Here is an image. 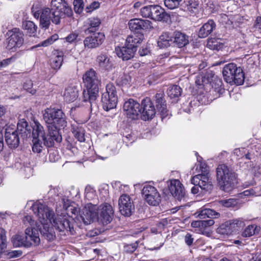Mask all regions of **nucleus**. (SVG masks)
<instances>
[{"instance_id":"nucleus-43","label":"nucleus","mask_w":261,"mask_h":261,"mask_svg":"<svg viewBox=\"0 0 261 261\" xmlns=\"http://www.w3.org/2000/svg\"><path fill=\"white\" fill-rule=\"evenodd\" d=\"M72 133L76 139L80 142H83L85 140V130L82 127H73Z\"/></svg>"},{"instance_id":"nucleus-46","label":"nucleus","mask_w":261,"mask_h":261,"mask_svg":"<svg viewBox=\"0 0 261 261\" xmlns=\"http://www.w3.org/2000/svg\"><path fill=\"white\" fill-rule=\"evenodd\" d=\"M182 0H164L165 6L169 9H174L178 7Z\"/></svg>"},{"instance_id":"nucleus-60","label":"nucleus","mask_w":261,"mask_h":261,"mask_svg":"<svg viewBox=\"0 0 261 261\" xmlns=\"http://www.w3.org/2000/svg\"><path fill=\"white\" fill-rule=\"evenodd\" d=\"M139 53L141 56H144L149 53V50L146 46H143L139 49Z\"/></svg>"},{"instance_id":"nucleus-47","label":"nucleus","mask_w":261,"mask_h":261,"mask_svg":"<svg viewBox=\"0 0 261 261\" xmlns=\"http://www.w3.org/2000/svg\"><path fill=\"white\" fill-rule=\"evenodd\" d=\"M219 203L222 205L226 207H234L237 205L238 203L237 200L233 198L221 200L219 201Z\"/></svg>"},{"instance_id":"nucleus-21","label":"nucleus","mask_w":261,"mask_h":261,"mask_svg":"<svg viewBox=\"0 0 261 261\" xmlns=\"http://www.w3.org/2000/svg\"><path fill=\"white\" fill-rule=\"evenodd\" d=\"M104 39L105 35L103 33H94L85 39L84 40L85 47L88 49L96 48L102 44Z\"/></svg>"},{"instance_id":"nucleus-42","label":"nucleus","mask_w":261,"mask_h":261,"mask_svg":"<svg viewBox=\"0 0 261 261\" xmlns=\"http://www.w3.org/2000/svg\"><path fill=\"white\" fill-rule=\"evenodd\" d=\"M6 231L0 227V256L5 252L7 247Z\"/></svg>"},{"instance_id":"nucleus-12","label":"nucleus","mask_w":261,"mask_h":261,"mask_svg":"<svg viewBox=\"0 0 261 261\" xmlns=\"http://www.w3.org/2000/svg\"><path fill=\"white\" fill-rule=\"evenodd\" d=\"M246 221V220L243 218L228 220L218 228L217 232L220 234L229 235L243 227Z\"/></svg>"},{"instance_id":"nucleus-4","label":"nucleus","mask_w":261,"mask_h":261,"mask_svg":"<svg viewBox=\"0 0 261 261\" xmlns=\"http://www.w3.org/2000/svg\"><path fill=\"white\" fill-rule=\"evenodd\" d=\"M83 79L84 86L87 88L83 92V100L89 102L92 110L93 107H96V100L98 96L100 80L95 71L92 69L86 72Z\"/></svg>"},{"instance_id":"nucleus-40","label":"nucleus","mask_w":261,"mask_h":261,"mask_svg":"<svg viewBox=\"0 0 261 261\" xmlns=\"http://www.w3.org/2000/svg\"><path fill=\"white\" fill-rule=\"evenodd\" d=\"M181 89L177 85H171L167 89V93L171 98L178 97L181 95Z\"/></svg>"},{"instance_id":"nucleus-7","label":"nucleus","mask_w":261,"mask_h":261,"mask_svg":"<svg viewBox=\"0 0 261 261\" xmlns=\"http://www.w3.org/2000/svg\"><path fill=\"white\" fill-rule=\"evenodd\" d=\"M43 119L49 125L48 129L53 130L60 127H64L66 125L65 115L62 110L55 108L46 109L43 114Z\"/></svg>"},{"instance_id":"nucleus-59","label":"nucleus","mask_w":261,"mask_h":261,"mask_svg":"<svg viewBox=\"0 0 261 261\" xmlns=\"http://www.w3.org/2000/svg\"><path fill=\"white\" fill-rule=\"evenodd\" d=\"M78 36V34L76 33H72L68 35L66 38L65 39L67 42L69 43H72L74 42L77 38Z\"/></svg>"},{"instance_id":"nucleus-16","label":"nucleus","mask_w":261,"mask_h":261,"mask_svg":"<svg viewBox=\"0 0 261 261\" xmlns=\"http://www.w3.org/2000/svg\"><path fill=\"white\" fill-rule=\"evenodd\" d=\"M123 110L126 112L127 117L132 119H137L141 112L140 104L133 99H129L125 102Z\"/></svg>"},{"instance_id":"nucleus-37","label":"nucleus","mask_w":261,"mask_h":261,"mask_svg":"<svg viewBox=\"0 0 261 261\" xmlns=\"http://www.w3.org/2000/svg\"><path fill=\"white\" fill-rule=\"evenodd\" d=\"M101 23L100 19L98 17H91L87 20L89 28L86 30L88 32H93L97 31Z\"/></svg>"},{"instance_id":"nucleus-25","label":"nucleus","mask_w":261,"mask_h":261,"mask_svg":"<svg viewBox=\"0 0 261 261\" xmlns=\"http://www.w3.org/2000/svg\"><path fill=\"white\" fill-rule=\"evenodd\" d=\"M155 101L156 108L160 113L162 118L166 117L168 115V110L166 101L164 99V93L163 91L157 93L155 96Z\"/></svg>"},{"instance_id":"nucleus-52","label":"nucleus","mask_w":261,"mask_h":261,"mask_svg":"<svg viewBox=\"0 0 261 261\" xmlns=\"http://www.w3.org/2000/svg\"><path fill=\"white\" fill-rule=\"evenodd\" d=\"M187 10L190 12H194L198 6L197 3L194 0H188L186 2Z\"/></svg>"},{"instance_id":"nucleus-3","label":"nucleus","mask_w":261,"mask_h":261,"mask_svg":"<svg viewBox=\"0 0 261 261\" xmlns=\"http://www.w3.org/2000/svg\"><path fill=\"white\" fill-rule=\"evenodd\" d=\"M25 224H29L31 226L34 224V221L31 216L27 215L23 219ZM12 244L14 247H29L34 245L39 244L40 240L39 237L38 230L35 227H28L25 230V236L16 234L12 237Z\"/></svg>"},{"instance_id":"nucleus-2","label":"nucleus","mask_w":261,"mask_h":261,"mask_svg":"<svg viewBox=\"0 0 261 261\" xmlns=\"http://www.w3.org/2000/svg\"><path fill=\"white\" fill-rule=\"evenodd\" d=\"M31 207L40 223L38 224L36 222L37 229H39L41 234L47 240H53L55 234L53 228L50 227V223H52L53 211L46 205L40 202L34 203Z\"/></svg>"},{"instance_id":"nucleus-39","label":"nucleus","mask_w":261,"mask_h":261,"mask_svg":"<svg viewBox=\"0 0 261 261\" xmlns=\"http://www.w3.org/2000/svg\"><path fill=\"white\" fill-rule=\"evenodd\" d=\"M22 27L30 36H34L37 32V26L32 21H25Z\"/></svg>"},{"instance_id":"nucleus-15","label":"nucleus","mask_w":261,"mask_h":261,"mask_svg":"<svg viewBox=\"0 0 261 261\" xmlns=\"http://www.w3.org/2000/svg\"><path fill=\"white\" fill-rule=\"evenodd\" d=\"M119 211L122 215L130 216L135 210L132 199L127 194H123L119 198Z\"/></svg>"},{"instance_id":"nucleus-50","label":"nucleus","mask_w":261,"mask_h":261,"mask_svg":"<svg viewBox=\"0 0 261 261\" xmlns=\"http://www.w3.org/2000/svg\"><path fill=\"white\" fill-rule=\"evenodd\" d=\"M73 5L74 11L76 13L80 14L84 9V2L83 0H74Z\"/></svg>"},{"instance_id":"nucleus-23","label":"nucleus","mask_w":261,"mask_h":261,"mask_svg":"<svg viewBox=\"0 0 261 261\" xmlns=\"http://www.w3.org/2000/svg\"><path fill=\"white\" fill-rule=\"evenodd\" d=\"M5 140L10 148H15L19 144V138L18 133L14 128L8 127L6 128Z\"/></svg>"},{"instance_id":"nucleus-58","label":"nucleus","mask_w":261,"mask_h":261,"mask_svg":"<svg viewBox=\"0 0 261 261\" xmlns=\"http://www.w3.org/2000/svg\"><path fill=\"white\" fill-rule=\"evenodd\" d=\"M245 148H236L233 151V154L238 156L239 158H242L244 156V154L245 153Z\"/></svg>"},{"instance_id":"nucleus-44","label":"nucleus","mask_w":261,"mask_h":261,"mask_svg":"<svg viewBox=\"0 0 261 261\" xmlns=\"http://www.w3.org/2000/svg\"><path fill=\"white\" fill-rule=\"evenodd\" d=\"M32 141L33 143V145L32 146V150L33 152L40 153L43 149V147L42 144L44 145V141H42L40 139H33Z\"/></svg>"},{"instance_id":"nucleus-64","label":"nucleus","mask_w":261,"mask_h":261,"mask_svg":"<svg viewBox=\"0 0 261 261\" xmlns=\"http://www.w3.org/2000/svg\"><path fill=\"white\" fill-rule=\"evenodd\" d=\"M250 261H261V254H256L252 256Z\"/></svg>"},{"instance_id":"nucleus-27","label":"nucleus","mask_w":261,"mask_h":261,"mask_svg":"<svg viewBox=\"0 0 261 261\" xmlns=\"http://www.w3.org/2000/svg\"><path fill=\"white\" fill-rule=\"evenodd\" d=\"M64 54L59 50H55L53 52L49 59V64L51 67L55 69H59L63 63Z\"/></svg>"},{"instance_id":"nucleus-30","label":"nucleus","mask_w":261,"mask_h":261,"mask_svg":"<svg viewBox=\"0 0 261 261\" xmlns=\"http://www.w3.org/2000/svg\"><path fill=\"white\" fill-rule=\"evenodd\" d=\"M173 44V36L169 32H164L160 36L158 45L160 48H167Z\"/></svg>"},{"instance_id":"nucleus-61","label":"nucleus","mask_w":261,"mask_h":261,"mask_svg":"<svg viewBox=\"0 0 261 261\" xmlns=\"http://www.w3.org/2000/svg\"><path fill=\"white\" fill-rule=\"evenodd\" d=\"M201 159V158H197V161L199 163V167L200 168V170L202 173H207L206 172V165L204 163H202L200 162V160Z\"/></svg>"},{"instance_id":"nucleus-13","label":"nucleus","mask_w":261,"mask_h":261,"mask_svg":"<svg viewBox=\"0 0 261 261\" xmlns=\"http://www.w3.org/2000/svg\"><path fill=\"white\" fill-rule=\"evenodd\" d=\"M32 11L34 17L39 18L40 26L45 30L49 28L51 21L52 22V10L51 8L44 7L39 10H36L33 6Z\"/></svg>"},{"instance_id":"nucleus-51","label":"nucleus","mask_w":261,"mask_h":261,"mask_svg":"<svg viewBox=\"0 0 261 261\" xmlns=\"http://www.w3.org/2000/svg\"><path fill=\"white\" fill-rule=\"evenodd\" d=\"M152 5L145 6L140 10L141 16L145 18H150Z\"/></svg>"},{"instance_id":"nucleus-49","label":"nucleus","mask_w":261,"mask_h":261,"mask_svg":"<svg viewBox=\"0 0 261 261\" xmlns=\"http://www.w3.org/2000/svg\"><path fill=\"white\" fill-rule=\"evenodd\" d=\"M57 39L58 36L57 35H53L52 36L48 38L47 39L39 43L38 45V46H48L52 44Z\"/></svg>"},{"instance_id":"nucleus-45","label":"nucleus","mask_w":261,"mask_h":261,"mask_svg":"<svg viewBox=\"0 0 261 261\" xmlns=\"http://www.w3.org/2000/svg\"><path fill=\"white\" fill-rule=\"evenodd\" d=\"M85 194V198L88 200H92L96 197L95 191L90 186H86Z\"/></svg>"},{"instance_id":"nucleus-31","label":"nucleus","mask_w":261,"mask_h":261,"mask_svg":"<svg viewBox=\"0 0 261 261\" xmlns=\"http://www.w3.org/2000/svg\"><path fill=\"white\" fill-rule=\"evenodd\" d=\"M97 62L99 66L102 69L110 71L114 67V65L110 58L106 54H100L97 57Z\"/></svg>"},{"instance_id":"nucleus-35","label":"nucleus","mask_w":261,"mask_h":261,"mask_svg":"<svg viewBox=\"0 0 261 261\" xmlns=\"http://www.w3.org/2000/svg\"><path fill=\"white\" fill-rule=\"evenodd\" d=\"M220 214L214 211L213 210L210 208H205L200 211L198 212V217L200 219H205L206 218H216L219 216Z\"/></svg>"},{"instance_id":"nucleus-38","label":"nucleus","mask_w":261,"mask_h":261,"mask_svg":"<svg viewBox=\"0 0 261 261\" xmlns=\"http://www.w3.org/2000/svg\"><path fill=\"white\" fill-rule=\"evenodd\" d=\"M260 229V227L257 226L255 224L249 225L243 231L242 236L243 237H250L258 233Z\"/></svg>"},{"instance_id":"nucleus-11","label":"nucleus","mask_w":261,"mask_h":261,"mask_svg":"<svg viewBox=\"0 0 261 261\" xmlns=\"http://www.w3.org/2000/svg\"><path fill=\"white\" fill-rule=\"evenodd\" d=\"M118 101L116 89L112 84H108L106 86V92L101 96V102L103 109L107 111L116 108Z\"/></svg>"},{"instance_id":"nucleus-8","label":"nucleus","mask_w":261,"mask_h":261,"mask_svg":"<svg viewBox=\"0 0 261 261\" xmlns=\"http://www.w3.org/2000/svg\"><path fill=\"white\" fill-rule=\"evenodd\" d=\"M50 7L52 10V22L56 25L60 23L61 19L72 15V10L65 0H51Z\"/></svg>"},{"instance_id":"nucleus-54","label":"nucleus","mask_w":261,"mask_h":261,"mask_svg":"<svg viewBox=\"0 0 261 261\" xmlns=\"http://www.w3.org/2000/svg\"><path fill=\"white\" fill-rule=\"evenodd\" d=\"M215 222L212 219L205 220H200V227L201 229H205L206 227L212 226Z\"/></svg>"},{"instance_id":"nucleus-34","label":"nucleus","mask_w":261,"mask_h":261,"mask_svg":"<svg viewBox=\"0 0 261 261\" xmlns=\"http://www.w3.org/2000/svg\"><path fill=\"white\" fill-rule=\"evenodd\" d=\"M144 38L143 34L133 33L128 36L126 39V44L136 49L137 44L140 43Z\"/></svg>"},{"instance_id":"nucleus-63","label":"nucleus","mask_w":261,"mask_h":261,"mask_svg":"<svg viewBox=\"0 0 261 261\" xmlns=\"http://www.w3.org/2000/svg\"><path fill=\"white\" fill-rule=\"evenodd\" d=\"M22 252L20 251H13L9 252L8 255L10 257H16L21 255Z\"/></svg>"},{"instance_id":"nucleus-41","label":"nucleus","mask_w":261,"mask_h":261,"mask_svg":"<svg viewBox=\"0 0 261 261\" xmlns=\"http://www.w3.org/2000/svg\"><path fill=\"white\" fill-rule=\"evenodd\" d=\"M37 87V85L30 79L26 80L23 84V89L32 95L36 93Z\"/></svg>"},{"instance_id":"nucleus-62","label":"nucleus","mask_w":261,"mask_h":261,"mask_svg":"<svg viewBox=\"0 0 261 261\" xmlns=\"http://www.w3.org/2000/svg\"><path fill=\"white\" fill-rule=\"evenodd\" d=\"M99 7V3L98 2H94L92 3L89 6H87L86 9H91L92 10L96 9Z\"/></svg>"},{"instance_id":"nucleus-19","label":"nucleus","mask_w":261,"mask_h":261,"mask_svg":"<svg viewBox=\"0 0 261 261\" xmlns=\"http://www.w3.org/2000/svg\"><path fill=\"white\" fill-rule=\"evenodd\" d=\"M142 111V118L144 120L152 119L155 114L154 107L150 99L148 97L144 98L141 103Z\"/></svg>"},{"instance_id":"nucleus-14","label":"nucleus","mask_w":261,"mask_h":261,"mask_svg":"<svg viewBox=\"0 0 261 261\" xmlns=\"http://www.w3.org/2000/svg\"><path fill=\"white\" fill-rule=\"evenodd\" d=\"M142 193L145 201L149 205L157 206L161 201V197L156 189L152 186L146 185L144 186Z\"/></svg>"},{"instance_id":"nucleus-29","label":"nucleus","mask_w":261,"mask_h":261,"mask_svg":"<svg viewBox=\"0 0 261 261\" xmlns=\"http://www.w3.org/2000/svg\"><path fill=\"white\" fill-rule=\"evenodd\" d=\"M216 28V23L212 20H209L205 23L199 29L198 36L204 38L208 36Z\"/></svg>"},{"instance_id":"nucleus-56","label":"nucleus","mask_w":261,"mask_h":261,"mask_svg":"<svg viewBox=\"0 0 261 261\" xmlns=\"http://www.w3.org/2000/svg\"><path fill=\"white\" fill-rule=\"evenodd\" d=\"M16 59V57H12L10 58H8L5 60H3L2 61L0 62V69L3 68L7 66L8 65L10 64L11 62H13L15 61Z\"/></svg>"},{"instance_id":"nucleus-18","label":"nucleus","mask_w":261,"mask_h":261,"mask_svg":"<svg viewBox=\"0 0 261 261\" xmlns=\"http://www.w3.org/2000/svg\"><path fill=\"white\" fill-rule=\"evenodd\" d=\"M169 190L177 200H185L186 193L182 184L178 179H173L170 181Z\"/></svg>"},{"instance_id":"nucleus-48","label":"nucleus","mask_w":261,"mask_h":261,"mask_svg":"<svg viewBox=\"0 0 261 261\" xmlns=\"http://www.w3.org/2000/svg\"><path fill=\"white\" fill-rule=\"evenodd\" d=\"M260 193L259 188H255L254 189H251L244 191L243 193H241V197L243 196H249L250 195H254L256 196H260L261 195H258Z\"/></svg>"},{"instance_id":"nucleus-36","label":"nucleus","mask_w":261,"mask_h":261,"mask_svg":"<svg viewBox=\"0 0 261 261\" xmlns=\"http://www.w3.org/2000/svg\"><path fill=\"white\" fill-rule=\"evenodd\" d=\"M207 47L212 50H219L223 48V43L220 38H211L207 40Z\"/></svg>"},{"instance_id":"nucleus-17","label":"nucleus","mask_w":261,"mask_h":261,"mask_svg":"<svg viewBox=\"0 0 261 261\" xmlns=\"http://www.w3.org/2000/svg\"><path fill=\"white\" fill-rule=\"evenodd\" d=\"M191 183L198 185L201 190L205 191H211L213 188L211 181L209 180L208 173H203L196 175L191 179Z\"/></svg>"},{"instance_id":"nucleus-10","label":"nucleus","mask_w":261,"mask_h":261,"mask_svg":"<svg viewBox=\"0 0 261 261\" xmlns=\"http://www.w3.org/2000/svg\"><path fill=\"white\" fill-rule=\"evenodd\" d=\"M6 48L8 50L15 51L20 47L24 42L23 32L18 28H13L6 33Z\"/></svg>"},{"instance_id":"nucleus-55","label":"nucleus","mask_w":261,"mask_h":261,"mask_svg":"<svg viewBox=\"0 0 261 261\" xmlns=\"http://www.w3.org/2000/svg\"><path fill=\"white\" fill-rule=\"evenodd\" d=\"M138 242H136L135 243L132 244H127L124 246V251L128 253L133 252L138 247Z\"/></svg>"},{"instance_id":"nucleus-6","label":"nucleus","mask_w":261,"mask_h":261,"mask_svg":"<svg viewBox=\"0 0 261 261\" xmlns=\"http://www.w3.org/2000/svg\"><path fill=\"white\" fill-rule=\"evenodd\" d=\"M32 128L33 139L44 141V145L46 147H51L55 141L60 143L62 140L61 135L57 129L53 130L48 129V133L46 134L43 127L38 121H34Z\"/></svg>"},{"instance_id":"nucleus-24","label":"nucleus","mask_w":261,"mask_h":261,"mask_svg":"<svg viewBox=\"0 0 261 261\" xmlns=\"http://www.w3.org/2000/svg\"><path fill=\"white\" fill-rule=\"evenodd\" d=\"M150 19L155 21L167 22L170 15L159 5H152Z\"/></svg>"},{"instance_id":"nucleus-33","label":"nucleus","mask_w":261,"mask_h":261,"mask_svg":"<svg viewBox=\"0 0 261 261\" xmlns=\"http://www.w3.org/2000/svg\"><path fill=\"white\" fill-rule=\"evenodd\" d=\"M173 36V43L181 48L189 43L188 36L180 32H176Z\"/></svg>"},{"instance_id":"nucleus-32","label":"nucleus","mask_w":261,"mask_h":261,"mask_svg":"<svg viewBox=\"0 0 261 261\" xmlns=\"http://www.w3.org/2000/svg\"><path fill=\"white\" fill-rule=\"evenodd\" d=\"M17 133L21 135L23 138H27L31 136V129L28 122L24 119L19 120L17 123Z\"/></svg>"},{"instance_id":"nucleus-22","label":"nucleus","mask_w":261,"mask_h":261,"mask_svg":"<svg viewBox=\"0 0 261 261\" xmlns=\"http://www.w3.org/2000/svg\"><path fill=\"white\" fill-rule=\"evenodd\" d=\"M128 26L132 31H139L142 30H149L152 28L151 22L147 19L138 18L132 19L128 22Z\"/></svg>"},{"instance_id":"nucleus-57","label":"nucleus","mask_w":261,"mask_h":261,"mask_svg":"<svg viewBox=\"0 0 261 261\" xmlns=\"http://www.w3.org/2000/svg\"><path fill=\"white\" fill-rule=\"evenodd\" d=\"M184 240L185 243L188 246H190L192 245L194 239L191 234L187 233L184 237Z\"/></svg>"},{"instance_id":"nucleus-5","label":"nucleus","mask_w":261,"mask_h":261,"mask_svg":"<svg viewBox=\"0 0 261 261\" xmlns=\"http://www.w3.org/2000/svg\"><path fill=\"white\" fill-rule=\"evenodd\" d=\"M217 180L221 190L228 192L237 183V174L225 164L219 165L216 168Z\"/></svg>"},{"instance_id":"nucleus-1","label":"nucleus","mask_w":261,"mask_h":261,"mask_svg":"<svg viewBox=\"0 0 261 261\" xmlns=\"http://www.w3.org/2000/svg\"><path fill=\"white\" fill-rule=\"evenodd\" d=\"M113 214V207L108 203H102L99 207L89 203L83 208L80 218L85 225L90 224L95 218L105 225L112 221Z\"/></svg>"},{"instance_id":"nucleus-28","label":"nucleus","mask_w":261,"mask_h":261,"mask_svg":"<svg viewBox=\"0 0 261 261\" xmlns=\"http://www.w3.org/2000/svg\"><path fill=\"white\" fill-rule=\"evenodd\" d=\"M79 96V90L75 86L67 87L63 94L64 100L67 102H72L75 100Z\"/></svg>"},{"instance_id":"nucleus-9","label":"nucleus","mask_w":261,"mask_h":261,"mask_svg":"<svg viewBox=\"0 0 261 261\" xmlns=\"http://www.w3.org/2000/svg\"><path fill=\"white\" fill-rule=\"evenodd\" d=\"M224 80L230 85H242L245 76L242 69L234 63L225 65L223 69Z\"/></svg>"},{"instance_id":"nucleus-26","label":"nucleus","mask_w":261,"mask_h":261,"mask_svg":"<svg viewBox=\"0 0 261 261\" xmlns=\"http://www.w3.org/2000/svg\"><path fill=\"white\" fill-rule=\"evenodd\" d=\"M125 45V46L116 47L115 52L118 57L123 60H128L134 57L136 49Z\"/></svg>"},{"instance_id":"nucleus-53","label":"nucleus","mask_w":261,"mask_h":261,"mask_svg":"<svg viewBox=\"0 0 261 261\" xmlns=\"http://www.w3.org/2000/svg\"><path fill=\"white\" fill-rule=\"evenodd\" d=\"M253 32L256 34H261V17H257L253 25Z\"/></svg>"},{"instance_id":"nucleus-20","label":"nucleus","mask_w":261,"mask_h":261,"mask_svg":"<svg viewBox=\"0 0 261 261\" xmlns=\"http://www.w3.org/2000/svg\"><path fill=\"white\" fill-rule=\"evenodd\" d=\"M54 213H53L51 221L50 223L55 228L60 231H64L66 230L70 231L72 234L74 231L72 226H71L70 222L66 218L58 217V218H54Z\"/></svg>"}]
</instances>
